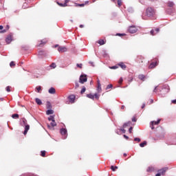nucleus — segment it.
Masks as SVG:
<instances>
[{
  "mask_svg": "<svg viewBox=\"0 0 176 176\" xmlns=\"http://www.w3.org/2000/svg\"><path fill=\"white\" fill-rule=\"evenodd\" d=\"M155 10L152 8H148L146 9V14L148 17H152V16H155Z\"/></svg>",
  "mask_w": 176,
  "mask_h": 176,
  "instance_id": "obj_1",
  "label": "nucleus"
},
{
  "mask_svg": "<svg viewBox=\"0 0 176 176\" xmlns=\"http://www.w3.org/2000/svg\"><path fill=\"white\" fill-rule=\"evenodd\" d=\"M85 82H87V76H86V74H82L80 76L79 82L83 85Z\"/></svg>",
  "mask_w": 176,
  "mask_h": 176,
  "instance_id": "obj_2",
  "label": "nucleus"
},
{
  "mask_svg": "<svg viewBox=\"0 0 176 176\" xmlns=\"http://www.w3.org/2000/svg\"><path fill=\"white\" fill-rule=\"evenodd\" d=\"M60 132L61 135L63 137L64 140H65V138H67V137H68V133H67V129L63 128L60 129Z\"/></svg>",
  "mask_w": 176,
  "mask_h": 176,
  "instance_id": "obj_3",
  "label": "nucleus"
},
{
  "mask_svg": "<svg viewBox=\"0 0 176 176\" xmlns=\"http://www.w3.org/2000/svg\"><path fill=\"white\" fill-rule=\"evenodd\" d=\"M128 31L130 32V34H135V32L138 31V29H137L135 26H131L129 27Z\"/></svg>",
  "mask_w": 176,
  "mask_h": 176,
  "instance_id": "obj_4",
  "label": "nucleus"
},
{
  "mask_svg": "<svg viewBox=\"0 0 176 176\" xmlns=\"http://www.w3.org/2000/svg\"><path fill=\"white\" fill-rule=\"evenodd\" d=\"M158 64L159 63L157 61L151 63L148 66L149 69H153V68L157 67Z\"/></svg>",
  "mask_w": 176,
  "mask_h": 176,
  "instance_id": "obj_5",
  "label": "nucleus"
},
{
  "mask_svg": "<svg viewBox=\"0 0 176 176\" xmlns=\"http://www.w3.org/2000/svg\"><path fill=\"white\" fill-rule=\"evenodd\" d=\"M47 43V39L45 38L40 41V43L38 44L39 47H42V46H45Z\"/></svg>",
  "mask_w": 176,
  "mask_h": 176,
  "instance_id": "obj_6",
  "label": "nucleus"
},
{
  "mask_svg": "<svg viewBox=\"0 0 176 176\" xmlns=\"http://www.w3.org/2000/svg\"><path fill=\"white\" fill-rule=\"evenodd\" d=\"M160 31V29L159 28H156L155 30H151L150 32L151 35H152L153 36L156 35V34H158V32Z\"/></svg>",
  "mask_w": 176,
  "mask_h": 176,
  "instance_id": "obj_7",
  "label": "nucleus"
},
{
  "mask_svg": "<svg viewBox=\"0 0 176 176\" xmlns=\"http://www.w3.org/2000/svg\"><path fill=\"white\" fill-rule=\"evenodd\" d=\"M168 170V168H163L158 170V173H161V175H164L166 174V171Z\"/></svg>",
  "mask_w": 176,
  "mask_h": 176,
  "instance_id": "obj_8",
  "label": "nucleus"
},
{
  "mask_svg": "<svg viewBox=\"0 0 176 176\" xmlns=\"http://www.w3.org/2000/svg\"><path fill=\"white\" fill-rule=\"evenodd\" d=\"M58 52H59L60 53H64V52H67V47H59L58 48Z\"/></svg>",
  "mask_w": 176,
  "mask_h": 176,
  "instance_id": "obj_9",
  "label": "nucleus"
},
{
  "mask_svg": "<svg viewBox=\"0 0 176 176\" xmlns=\"http://www.w3.org/2000/svg\"><path fill=\"white\" fill-rule=\"evenodd\" d=\"M75 96L74 95H70L69 96V102H72V104H74L75 102Z\"/></svg>",
  "mask_w": 176,
  "mask_h": 176,
  "instance_id": "obj_10",
  "label": "nucleus"
},
{
  "mask_svg": "<svg viewBox=\"0 0 176 176\" xmlns=\"http://www.w3.org/2000/svg\"><path fill=\"white\" fill-rule=\"evenodd\" d=\"M6 43H8V45H9V43H10V42H12V35H8L6 37Z\"/></svg>",
  "mask_w": 176,
  "mask_h": 176,
  "instance_id": "obj_11",
  "label": "nucleus"
},
{
  "mask_svg": "<svg viewBox=\"0 0 176 176\" xmlns=\"http://www.w3.org/2000/svg\"><path fill=\"white\" fill-rule=\"evenodd\" d=\"M28 130H30V125H25V131L23 132L24 135H27V133H28Z\"/></svg>",
  "mask_w": 176,
  "mask_h": 176,
  "instance_id": "obj_12",
  "label": "nucleus"
},
{
  "mask_svg": "<svg viewBox=\"0 0 176 176\" xmlns=\"http://www.w3.org/2000/svg\"><path fill=\"white\" fill-rule=\"evenodd\" d=\"M137 62L139 63V64H142V63H144V57L138 56L137 58Z\"/></svg>",
  "mask_w": 176,
  "mask_h": 176,
  "instance_id": "obj_13",
  "label": "nucleus"
},
{
  "mask_svg": "<svg viewBox=\"0 0 176 176\" xmlns=\"http://www.w3.org/2000/svg\"><path fill=\"white\" fill-rule=\"evenodd\" d=\"M48 93H50V94H56V89H54V87H51L48 90Z\"/></svg>",
  "mask_w": 176,
  "mask_h": 176,
  "instance_id": "obj_14",
  "label": "nucleus"
},
{
  "mask_svg": "<svg viewBox=\"0 0 176 176\" xmlns=\"http://www.w3.org/2000/svg\"><path fill=\"white\" fill-rule=\"evenodd\" d=\"M118 67H120L122 69H126L127 68V66H126L123 63H120L118 64Z\"/></svg>",
  "mask_w": 176,
  "mask_h": 176,
  "instance_id": "obj_15",
  "label": "nucleus"
},
{
  "mask_svg": "<svg viewBox=\"0 0 176 176\" xmlns=\"http://www.w3.org/2000/svg\"><path fill=\"white\" fill-rule=\"evenodd\" d=\"M160 119L158 120L157 121H152L151 122V126H155V125H157L160 123Z\"/></svg>",
  "mask_w": 176,
  "mask_h": 176,
  "instance_id": "obj_16",
  "label": "nucleus"
},
{
  "mask_svg": "<svg viewBox=\"0 0 176 176\" xmlns=\"http://www.w3.org/2000/svg\"><path fill=\"white\" fill-rule=\"evenodd\" d=\"M35 101L38 105H42V100H41V99L36 98Z\"/></svg>",
  "mask_w": 176,
  "mask_h": 176,
  "instance_id": "obj_17",
  "label": "nucleus"
},
{
  "mask_svg": "<svg viewBox=\"0 0 176 176\" xmlns=\"http://www.w3.org/2000/svg\"><path fill=\"white\" fill-rule=\"evenodd\" d=\"M147 171H148V173H152V172L155 171V168L150 166L147 168Z\"/></svg>",
  "mask_w": 176,
  "mask_h": 176,
  "instance_id": "obj_18",
  "label": "nucleus"
},
{
  "mask_svg": "<svg viewBox=\"0 0 176 176\" xmlns=\"http://www.w3.org/2000/svg\"><path fill=\"white\" fill-rule=\"evenodd\" d=\"M98 43L100 45V46H102V45H105V41L102 39H100L98 41Z\"/></svg>",
  "mask_w": 176,
  "mask_h": 176,
  "instance_id": "obj_19",
  "label": "nucleus"
},
{
  "mask_svg": "<svg viewBox=\"0 0 176 176\" xmlns=\"http://www.w3.org/2000/svg\"><path fill=\"white\" fill-rule=\"evenodd\" d=\"M167 5H168V8H173L174 7V3L172 2V1H168L167 3Z\"/></svg>",
  "mask_w": 176,
  "mask_h": 176,
  "instance_id": "obj_20",
  "label": "nucleus"
},
{
  "mask_svg": "<svg viewBox=\"0 0 176 176\" xmlns=\"http://www.w3.org/2000/svg\"><path fill=\"white\" fill-rule=\"evenodd\" d=\"M131 122H128L124 123V124H123V128H124V129H126V127H127V126H131Z\"/></svg>",
  "mask_w": 176,
  "mask_h": 176,
  "instance_id": "obj_21",
  "label": "nucleus"
},
{
  "mask_svg": "<svg viewBox=\"0 0 176 176\" xmlns=\"http://www.w3.org/2000/svg\"><path fill=\"white\" fill-rule=\"evenodd\" d=\"M87 97L88 98H91V100H94V95L91 94H87Z\"/></svg>",
  "mask_w": 176,
  "mask_h": 176,
  "instance_id": "obj_22",
  "label": "nucleus"
},
{
  "mask_svg": "<svg viewBox=\"0 0 176 176\" xmlns=\"http://www.w3.org/2000/svg\"><path fill=\"white\" fill-rule=\"evenodd\" d=\"M46 113H47V115H53V113H54V111H53V110H47V111H46Z\"/></svg>",
  "mask_w": 176,
  "mask_h": 176,
  "instance_id": "obj_23",
  "label": "nucleus"
},
{
  "mask_svg": "<svg viewBox=\"0 0 176 176\" xmlns=\"http://www.w3.org/2000/svg\"><path fill=\"white\" fill-rule=\"evenodd\" d=\"M12 119H19V114H16V113L12 114Z\"/></svg>",
  "mask_w": 176,
  "mask_h": 176,
  "instance_id": "obj_24",
  "label": "nucleus"
},
{
  "mask_svg": "<svg viewBox=\"0 0 176 176\" xmlns=\"http://www.w3.org/2000/svg\"><path fill=\"white\" fill-rule=\"evenodd\" d=\"M50 124H51V126H52V127H56V126H57V124L56 123V120H53V121H52V122L50 123Z\"/></svg>",
  "mask_w": 176,
  "mask_h": 176,
  "instance_id": "obj_25",
  "label": "nucleus"
},
{
  "mask_svg": "<svg viewBox=\"0 0 176 176\" xmlns=\"http://www.w3.org/2000/svg\"><path fill=\"white\" fill-rule=\"evenodd\" d=\"M57 3H58V5L59 6H61L62 8H65V6H67L66 3H58V2H57Z\"/></svg>",
  "mask_w": 176,
  "mask_h": 176,
  "instance_id": "obj_26",
  "label": "nucleus"
},
{
  "mask_svg": "<svg viewBox=\"0 0 176 176\" xmlns=\"http://www.w3.org/2000/svg\"><path fill=\"white\" fill-rule=\"evenodd\" d=\"M138 78L140 80H144V79H145V76H144V74L139 75Z\"/></svg>",
  "mask_w": 176,
  "mask_h": 176,
  "instance_id": "obj_27",
  "label": "nucleus"
},
{
  "mask_svg": "<svg viewBox=\"0 0 176 176\" xmlns=\"http://www.w3.org/2000/svg\"><path fill=\"white\" fill-rule=\"evenodd\" d=\"M47 109H52V104L50 103V102H47Z\"/></svg>",
  "mask_w": 176,
  "mask_h": 176,
  "instance_id": "obj_28",
  "label": "nucleus"
},
{
  "mask_svg": "<svg viewBox=\"0 0 176 176\" xmlns=\"http://www.w3.org/2000/svg\"><path fill=\"white\" fill-rule=\"evenodd\" d=\"M145 145H146V141H144L140 144V146H141V148H144V146H145Z\"/></svg>",
  "mask_w": 176,
  "mask_h": 176,
  "instance_id": "obj_29",
  "label": "nucleus"
},
{
  "mask_svg": "<svg viewBox=\"0 0 176 176\" xmlns=\"http://www.w3.org/2000/svg\"><path fill=\"white\" fill-rule=\"evenodd\" d=\"M21 120H22V122H23V124L25 126V125H27V120L25 118H22L21 119Z\"/></svg>",
  "mask_w": 176,
  "mask_h": 176,
  "instance_id": "obj_30",
  "label": "nucleus"
},
{
  "mask_svg": "<svg viewBox=\"0 0 176 176\" xmlns=\"http://www.w3.org/2000/svg\"><path fill=\"white\" fill-rule=\"evenodd\" d=\"M97 90H98V93H101V90H102L101 84L98 85Z\"/></svg>",
  "mask_w": 176,
  "mask_h": 176,
  "instance_id": "obj_31",
  "label": "nucleus"
},
{
  "mask_svg": "<svg viewBox=\"0 0 176 176\" xmlns=\"http://www.w3.org/2000/svg\"><path fill=\"white\" fill-rule=\"evenodd\" d=\"M110 69H118L119 68V66L118 65L112 67H109Z\"/></svg>",
  "mask_w": 176,
  "mask_h": 176,
  "instance_id": "obj_32",
  "label": "nucleus"
},
{
  "mask_svg": "<svg viewBox=\"0 0 176 176\" xmlns=\"http://www.w3.org/2000/svg\"><path fill=\"white\" fill-rule=\"evenodd\" d=\"M48 120H49L50 122H52L53 120H54V116H50L48 118Z\"/></svg>",
  "mask_w": 176,
  "mask_h": 176,
  "instance_id": "obj_33",
  "label": "nucleus"
},
{
  "mask_svg": "<svg viewBox=\"0 0 176 176\" xmlns=\"http://www.w3.org/2000/svg\"><path fill=\"white\" fill-rule=\"evenodd\" d=\"M111 170H112V171H116V170H118V166H111Z\"/></svg>",
  "mask_w": 176,
  "mask_h": 176,
  "instance_id": "obj_34",
  "label": "nucleus"
},
{
  "mask_svg": "<svg viewBox=\"0 0 176 176\" xmlns=\"http://www.w3.org/2000/svg\"><path fill=\"white\" fill-rule=\"evenodd\" d=\"M50 67L51 68L54 69V68H56V67H57V65H56L55 63H52L50 65Z\"/></svg>",
  "mask_w": 176,
  "mask_h": 176,
  "instance_id": "obj_35",
  "label": "nucleus"
},
{
  "mask_svg": "<svg viewBox=\"0 0 176 176\" xmlns=\"http://www.w3.org/2000/svg\"><path fill=\"white\" fill-rule=\"evenodd\" d=\"M16 64L14 63V61H11L10 63V66L11 67V68H13L14 67H15Z\"/></svg>",
  "mask_w": 176,
  "mask_h": 176,
  "instance_id": "obj_36",
  "label": "nucleus"
},
{
  "mask_svg": "<svg viewBox=\"0 0 176 176\" xmlns=\"http://www.w3.org/2000/svg\"><path fill=\"white\" fill-rule=\"evenodd\" d=\"M41 156H42V157H45V156H46V151H41Z\"/></svg>",
  "mask_w": 176,
  "mask_h": 176,
  "instance_id": "obj_37",
  "label": "nucleus"
},
{
  "mask_svg": "<svg viewBox=\"0 0 176 176\" xmlns=\"http://www.w3.org/2000/svg\"><path fill=\"white\" fill-rule=\"evenodd\" d=\"M36 89L37 90V93H40L41 92L40 91L42 90V87L38 86V87H36Z\"/></svg>",
  "mask_w": 176,
  "mask_h": 176,
  "instance_id": "obj_38",
  "label": "nucleus"
},
{
  "mask_svg": "<svg viewBox=\"0 0 176 176\" xmlns=\"http://www.w3.org/2000/svg\"><path fill=\"white\" fill-rule=\"evenodd\" d=\"M85 91H86V87H82V89L80 91L81 94H83V93H85Z\"/></svg>",
  "mask_w": 176,
  "mask_h": 176,
  "instance_id": "obj_39",
  "label": "nucleus"
},
{
  "mask_svg": "<svg viewBox=\"0 0 176 176\" xmlns=\"http://www.w3.org/2000/svg\"><path fill=\"white\" fill-rule=\"evenodd\" d=\"M117 3L118 6H122V0H118Z\"/></svg>",
  "mask_w": 176,
  "mask_h": 176,
  "instance_id": "obj_40",
  "label": "nucleus"
},
{
  "mask_svg": "<svg viewBox=\"0 0 176 176\" xmlns=\"http://www.w3.org/2000/svg\"><path fill=\"white\" fill-rule=\"evenodd\" d=\"M10 89H12V87H10V86H8V87H6V91L10 92Z\"/></svg>",
  "mask_w": 176,
  "mask_h": 176,
  "instance_id": "obj_41",
  "label": "nucleus"
},
{
  "mask_svg": "<svg viewBox=\"0 0 176 176\" xmlns=\"http://www.w3.org/2000/svg\"><path fill=\"white\" fill-rule=\"evenodd\" d=\"M94 96V98H96V100H98V98H100V95H98V94H95Z\"/></svg>",
  "mask_w": 176,
  "mask_h": 176,
  "instance_id": "obj_42",
  "label": "nucleus"
},
{
  "mask_svg": "<svg viewBox=\"0 0 176 176\" xmlns=\"http://www.w3.org/2000/svg\"><path fill=\"white\" fill-rule=\"evenodd\" d=\"M134 141L138 142H141V139H140V138H135L134 139Z\"/></svg>",
  "mask_w": 176,
  "mask_h": 176,
  "instance_id": "obj_43",
  "label": "nucleus"
},
{
  "mask_svg": "<svg viewBox=\"0 0 176 176\" xmlns=\"http://www.w3.org/2000/svg\"><path fill=\"white\" fill-rule=\"evenodd\" d=\"M112 87H113L112 84L108 85L107 86V89H112Z\"/></svg>",
  "mask_w": 176,
  "mask_h": 176,
  "instance_id": "obj_44",
  "label": "nucleus"
},
{
  "mask_svg": "<svg viewBox=\"0 0 176 176\" xmlns=\"http://www.w3.org/2000/svg\"><path fill=\"white\" fill-rule=\"evenodd\" d=\"M124 35H126L125 34H120V33H118L116 34L117 36H124Z\"/></svg>",
  "mask_w": 176,
  "mask_h": 176,
  "instance_id": "obj_45",
  "label": "nucleus"
},
{
  "mask_svg": "<svg viewBox=\"0 0 176 176\" xmlns=\"http://www.w3.org/2000/svg\"><path fill=\"white\" fill-rule=\"evenodd\" d=\"M122 82H123V78H120V80H119V81H118V83H119L120 85H122Z\"/></svg>",
  "mask_w": 176,
  "mask_h": 176,
  "instance_id": "obj_46",
  "label": "nucleus"
},
{
  "mask_svg": "<svg viewBox=\"0 0 176 176\" xmlns=\"http://www.w3.org/2000/svg\"><path fill=\"white\" fill-rule=\"evenodd\" d=\"M76 65H77V67H78V68L82 69V67L83 65H82V63H80V64L78 63Z\"/></svg>",
  "mask_w": 176,
  "mask_h": 176,
  "instance_id": "obj_47",
  "label": "nucleus"
},
{
  "mask_svg": "<svg viewBox=\"0 0 176 176\" xmlns=\"http://www.w3.org/2000/svg\"><path fill=\"white\" fill-rule=\"evenodd\" d=\"M75 85H76V89H78V87H79V83L78 82V81L75 82Z\"/></svg>",
  "mask_w": 176,
  "mask_h": 176,
  "instance_id": "obj_48",
  "label": "nucleus"
},
{
  "mask_svg": "<svg viewBox=\"0 0 176 176\" xmlns=\"http://www.w3.org/2000/svg\"><path fill=\"white\" fill-rule=\"evenodd\" d=\"M129 131L130 133H131L133 132V126H131L129 129Z\"/></svg>",
  "mask_w": 176,
  "mask_h": 176,
  "instance_id": "obj_49",
  "label": "nucleus"
},
{
  "mask_svg": "<svg viewBox=\"0 0 176 176\" xmlns=\"http://www.w3.org/2000/svg\"><path fill=\"white\" fill-rule=\"evenodd\" d=\"M6 31H8V30H3L0 31V33L5 34V32H6Z\"/></svg>",
  "mask_w": 176,
  "mask_h": 176,
  "instance_id": "obj_50",
  "label": "nucleus"
},
{
  "mask_svg": "<svg viewBox=\"0 0 176 176\" xmlns=\"http://www.w3.org/2000/svg\"><path fill=\"white\" fill-rule=\"evenodd\" d=\"M120 130L122 131V133H126V129H124V128H122Z\"/></svg>",
  "mask_w": 176,
  "mask_h": 176,
  "instance_id": "obj_51",
  "label": "nucleus"
},
{
  "mask_svg": "<svg viewBox=\"0 0 176 176\" xmlns=\"http://www.w3.org/2000/svg\"><path fill=\"white\" fill-rule=\"evenodd\" d=\"M78 6H80V8H83V6H85V3L78 4Z\"/></svg>",
  "mask_w": 176,
  "mask_h": 176,
  "instance_id": "obj_52",
  "label": "nucleus"
},
{
  "mask_svg": "<svg viewBox=\"0 0 176 176\" xmlns=\"http://www.w3.org/2000/svg\"><path fill=\"white\" fill-rule=\"evenodd\" d=\"M132 122H137V119L135 118H132Z\"/></svg>",
  "mask_w": 176,
  "mask_h": 176,
  "instance_id": "obj_53",
  "label": "nucleus"
},
{
  "mask_svg": "<svg viewBox=\"0 0 176 176\" xmlns=\"http://www.w3.org/2000/svg\"><path fill=\"white\" fill-rule=\"evenodd\" d=\"M171 102H172V104H176V99L175 100H173Z\"/></svg>",
  "mask_w": 176,
  "mask_h": 176,
  "instance_id": "obj_54",
  "label": "nucleus"
},
{
  "mask_svg": "<svg viewBox=\"0 0 176 176\" xmlns=\"http://www.w3.org/2000/svg\"><path fill=\"white\" fill-rule=\"evenodd\" d=\"M154 93H156V91H157V87H155V89H154Z\"/></svg>",
  "mask_w": 176,
  "mask_h": 176,
  "instance_id": "obj_55",
  "label": "nucleus"
},
{
  "mask_svg": "<svg viewBox=\"0 0 176 176\" xmlns=\"http://www.w3.org/2000/svg\"><path fill=\"white\" fill-rule=\"evenodd\" d=\"M162 175H161V173H160V172H158V173H157L156 175H155V176H161Z\"/></svg>",
  "mask_w": 176,
  "mask_h": 176,
  "instance_id": "obj_56",
  "label": "nucleus"
},
{
  "mask_svg": "<svg viewBox=\"0 0 176 176\" xmlns=\"http://www.w3.org/2000/svg\"><path fill=\"white\" fill-rule=\"evenodd\" d=\"M124 138H126V140H129V137L126 135H124Z\"/></svg>",
  "mask_w": 176,
  "mask_h": 176,
  "instance_id": "obj_57",
  "label": "nucleus"
},
{
  "mask_svg": "<svg viewBox=\"0 0 176 176\" xmlns=\"http://www.w3.org/2000/svg\"><path fill=\"white\" fill-rule=\"evenodd\" d=\"M144 108H145V103H144L142 106V109H144Z\"/></svg>",
  "mask_w": 176,
  "mask_h": 176,
  "instance_id": "obj_58",
  "label": "nucleus"
},
{
  "mask_svg": "<svg viewBox=\"0 0 176 176\" xmlns=\"http://www.w3.org/2000/svg\"><path fill=\"white\" fill-rule=\"evenodd\" d=\"M68 2H69V0H65V3H66V5L68 3Z\"/></svg>",
  "mask_w": 176,
  "mask_h": 176,
  "instance_id": "obj_59",
  "label": "nucleus"
},
{
  "mask_svg": "<svg viewBox=\"0 0 176 176\" xmlns=\"http://www.w3.org/2000/svg\"><path fill=\"white\" fill-rule=\"evenodd\" d=\"M124 108H126V107H124V105H122V106L121 107V109H124Z\"/></svg>",
  "mask_w": 176,
  "mask_h": 176,
  "instance_id": "obj_60",
  "label": "nucleus"
},
{
  "mask_svg": "<svg viewBox=\"0 0 176 176\" xmlns=\"http://www.w3.org/2000/svg\"><path fill=\"white\" fill-rule=\"evenodd\" d=\"M9 28H10V26H9L8 25H6V30H7V31H8V30H9Z\"/></svg>",
  "mask_w": 176,
  "mask_h": 176,
  "instance_id": "obj_61",
  "label": "nucleus"
},
{
  "mask_svg": "<svg viewBox=\"0 0 176 176\" xmlns=\"http://www.w3.org/2000/svg\"><path fill=\"white\" fill-rule=\"evenodd\" d=\"M150 104H153V100H150Z\"/></svg>",
  "mask_w": 176,
  "mask_h": 176,
  "instance_id": "obj_62",
  "label": "nucleus"
},
{
  "mask_svg": "<svg viewBox=\"0 0 176 176\" xmlns=\"http://www.w3.org/2000/svg\"><path fill=\"white\" fill-rule=\"evenodd\" d=\"M98 85H101V82H100V80H98Z\"/></svg>",
  "mask_w": 176,
  "mask_h": 176,
  "instance_id": "obj_63",
  "label": "nucleus"
},
{
  "mask_svg": "<svg viewBox=\"0 0 176 176\" xmlns=\"http://www.w3.org/2000/svg\"><path fill=\"white\" fill-rule=\"evenodd\" d=\"M0 30H3V25H0Z\"/></svg>",
  "mask_w": 176,
  "mask_h": 176,
  "instance_id": "obj_64",
  "label": "nucleus"
}]
</instances>
